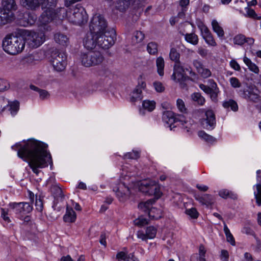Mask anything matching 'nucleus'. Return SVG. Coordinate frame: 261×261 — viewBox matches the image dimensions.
<instances>
[{
  "label": "nucleus",
  "instance_id": "473e14b6",
  "mask_svg": "<svg viewBox=\"0 0 261 261\" xmlns=\"http://www.w3.org/2000/svg\"><path fill=\"white\" fill-rule=\"evenodd\" d=\"M212 25L213 31L217 33L219 37H222L224 35V31L221 27L219 24L216 20H213L212 22Z\"/></svg>",
  "mask_w": 261,
  "mask_h": 261
},
{
  "label": "nucleus",
  "instance_id": "a878e982",
  "mask_svg": "<svg viewBox=\"0 0 261 261\" xmlns=\"http://www.w3.org/2000/svg\"><path fill=\"white\" fill-rule=\"evenodd\" d=\"M2 5L3 9L8 11L12 12L17 9V5L15 0H3Z\"/></svg>",
  "mask_w": 261,
  "mask_h": 261
},
{
  "label": "nucleus",
  "instance_id": "cd10ccee",
  "mask_svg": "<svg viewBox=\"0 0 261 261\" xmlns=\"http://www.w3.org/2000/svg\"><path fill=\"white\" fill-rule=\"evenodd\" d=\"M37 16L34 13H25L23 14V19L24 25H32L34 24L37 20Z\"/></svg>",
  "mask_w": 261,
  "mask_h": 261
},
{
  "label": "nucleus",
  "instance_id": "4468645a",
  "mask_svg": "<svg viewBox=\"0 0 261 261\" xmlns=\"http://www.w3.org/2000/svg\"><path fill=\"white\" fill-rule=\"evenodd\" d=\"M9 205L16 213L28 214L33 210L32 206L28 202H12Z\"/></svg>",
  "mask_w": 261,
  "mask_h": 261
},
{
  "label": "nucleus",
  "instance_id": "c85d7f7f",
  "mask_svg": "<svg viewBox=\"0 0 261 261\" xmlns=\"http://www.w3.org/2000/svg\"><path fill=\"white\" fill-rule=\"evenodd\" d=\"M54 39L57 43L63 46H66L68 43V38L67 36L60 33L55 34Z\"/></svg>",
  "mask_w": 261,
  "mask_h": 261
},
{
  "label": "nucleus",
  "instance_id": "79ce46f5",
  "mask_svg": "<svg viewBox=\"0 0 261 261\" xmlns=\"http://www.w3.org/2000/svg\"><path fill=\"white\" fill-rule=\"evenodd\" d=\"M144 38V34L141 31H136L132 38L134 43L141 42Z\"/></svg>",
  "mask_w": 261,
  "mask_h": 261
},
{
  "label": "nucleus",
  "instance_id": "5fc2aeb1",
  "mask_svg": "<svg viewBox=\"0 0 261 261\" xmlns=\"http://www.w3.org/2000/svg\"><path fill=\"white\" fill-rule=\"evenodd\" d=\"M176 105L178 110L182 113H186L187 109L185 107V102L181 99H178L176 101Z\"/></svg>",
  "mask_w": 261,
  "mask_h": 261
},
{
  "label": "nucleus",
  "instance_id": "13d9d810",
  "mask_svg": "<svg viewBox=\"0 0 261 261\" xmlns=\"http://www.w3.org/2000/svg\"><path fill=\"white\" fill-rule=\"evenodd\" d=\"M9 105V101L3 96H0V112L3 111Z\"/></svg>",
  "mask_w": 261,
  "mask_h": 261
},
{
  "label": "nucleus",
  "instance_id": "dca6fc26",
  "mask_svg": "<svg viewBox=\"0 0 261 261\" xmlns=\"http://www.w3.org/2000/svg\"><path fill=\"white\" fill-rule=\"evenodd\" d=\"M117 197L120 201H124L129 198L130 192L129 188L124 183L119 184L115 191Z\"/></svg>",
  "mask_w": 261,
  "mask_h": 261
},
{
  "label": "nucleus",
  "instance_id": "6ab92c4d",
  "mask_svg": "<svg viewBox=\"0 0 261 261\" xmlns=\"http://www.w3.org/2000/svg\"><path fill=\"white\" fill-rule=\"evenodd\" d=\"M14 18L13 12H9L0 8V25H5L11 22Z\"/></svg>",
  "mask_w": 261,
  "mask_h": 261
},
{
  "label": "nucleus",
  "instance_id": "7ed1b4c3",
  "mask_svg": "<svg viewBox=\"0 0 261 261\" xmlns=\"http://www.w3.org/2000/svg\"><path fill=\"white\" fill-rule=\"evenodd\" d=\"M67 17L70 22L80 25L87 22L88 20L87 13L80 4L70 8L67 11Z\"/></svg>",
  "mask_w": 261,
  "mask_h": 261
},
{
  "label": "nucleus",
  "instance_id": "052dcab7",
  "mask_svg": "<svg viewBox=\"0 0 261 261\" xmlns=\"http://www.w3.org/2000/svg\"><path fill=\"white\" fill-rule=\"evenodd\" d=\"M193 65L196 68L197 71L198 72L199 71L202 69V68L204 67L202 63L198 60H195L193 61Z\"/></svg>",
  "mask_w": 261,
  "mask_h": 261
},
{
  "label": "nucleus",
  "instance_id": "9d476101",
  "mask_svg": "<svg viewBox=\"0 0 261 261\" xmlns=\"http://www.w3.org/2000/svg\"><path fill=\"white\" fill-rule=\"evenodd\" d=\"M26 40L31 48H37L40 46L45 40V35L42 32L28 31L25 34Z\"/></svg>",
  "mask_w": 261,
  "mask_h": 261
},
{
  "label": "nucleus",
  "instance_id": "6e6d98bb",
  "mask_svg": "<svg viewBox=\"0 0 261 261\" xmlns=\"http://www.w3.org/2000/svg\"><path fill=\"white\" fill-rule=\"evenodd\" d=\"M125 158L130 159H137L140 156V153L137 151H133L124 155Z\"/></svg>",
  "mask_w": 261,
  "mask_h": 261
},
{
  "label": "nucleus",
  "instance_id": "680f3d73",
  "mask_svg": "<svg viewBox=\"0 0 261 261\" xmlns=\"http://www.w3.org/2000/svg\"><path fill=\"white\" fill-rule=\"evenodd\" d=\"M153 195H154L157 199L161 197L162 193L160 191V187L158 183L156 182L155 187H154Z\"/></svg>",
  "mask_w": 261,
  "mask_h": 261
},
{
  "label": "nucleus",
  "instance_id": "72a5a7b5",
  "mask_svg": "<svg viewBox=\"0 0 261 261\" xmlns=\"http://www.w3.org/2000/svg\"><path fill=\"white\" fill-rule=\"evenodd\" d=\"M134 257L133 253H130L127 255L124 252L121 251L118 252L116 255V258L118 261H130Z\"/></svg>",
  "mask_w": 261,
  "mask_h": 261
},
{
  "label": "nucleus",
  "instance_id": "412c9836",
  "mask_svg": "<svg viewBox=\"0 0 261 261\" xmlns=\"http://www.w3.org/2000/svg\"><path fill=\"white\" fill-rule=\"evenodd\" d=\"M202 36L205 42L210 45L215 46L217 45L213 35L208 29L203 25L200 28Z\"/></svg>",
  "mask_w": 261,
  "mask_h": 261
},
{
  "label": "nucleus",
  "instance_id": "a211bd4d",
  "mask_svg": "<svg viewBox=\"0 0 261 261\" xmlns=\"http://www.w3.org/2000/svg\"><path fill=\"white\" fill-rule=\"evenodd\" d=\"M55 17L56 13L53 9H47L39 17V21L40 25H45L51 22Z\"/></svg>",
  "mask_w": 261,
  "mask_h": 261
},
{
  "label": "nucleus",
  "instance_id": "20e7f679",
  "mask_svg": "<svg viewBox=\"0 0 261 261\" xmlns=\"http://www.w3.org/2000/svg\"><path fill=\"white\" fill-rule=\"evenodd\" d=\"M89 29L90 33L96 35L100 34L110 29L108 28V22L106 18L99 14L94 15L92 18Z\"/></svg>",
  "mask_w": 261,
  "mask_h": 261
},
{
  "label": "nucleus",
  "instance_id": "de8ad7c7",
  "mask_svg": "<svg viewBox=\"0 0 261 261\" xmlns=\"http://www.w3.org/2000/svg\"><path fill=\"white\" fill-rule=\"evenodd\" d=\"M233 42L235 44L242 45L245 43V36L242 34L236 35L233 38Z\"/></svg>",
  "mask_w": 261,
  "mask_h": 261
},
{
  "label": "nucleus",
  "instance_id": "1a4fd4ad",
  "mask_svg": "<svg viewBox=\"0 0 261 261\" xmlns=\"http://www.w3.org/2000/svg\"><path fill=\"white\" fill-rule=\"evenodd\" d=\"M240 93L242 97L247 100L255 103L261 102V95L255 85L247 84L246 88L240 90Z\"/></svg>",
  "mask_w": 261,
  "mask_h": 261
},
{
  "label": "nucleus",
  "instance_id": "b1692460",
  "mask_svg": "<svg viewBox=\"0 0 261 261\" xmlns=\"http://www.w3.org/2000/svg\"><path fill=\"white\" fill-rule=\"evenodd\" d=\"M195 198L196 200L198 201L202 204L205 205L207 206L212 205L215 201L214 197L207 194L203 195H196Z\"/></svg>",
  "mask_w": 261,
  "mask_h": 261
},
{
  "label": "nucleus",
  "instance_id": "f8f14e48",
  "mask_svg": "<svg viewBox=\"0 0 261 261\" xmlns=\"http://www.w3.org/2000/svg\"><path fill=\"white\" fill-rule=\"evenodd\" d=\"M171 79L176 82L180 83L183 87L185 86V84L182 83L191 79L189 76L185 75V69L179 62L175 63L174 66L173 73L171 76Z\"/></svg>",
  "mask_w": 261,
  "mask_h": 261
},
{
  "label": "nucleus",
  "instance_id": "e433bc0d",
  "mask_svg": "<svg viewBox=\"0 0 261 261\" xmlns=\"http://www.w3.org/2000/svg\"><path fill=\"white\" fill-rule=\"evenodd\" d=\"M223 106L226 109L230 108L233 111H237L238 110V106L237 102L232 100L229 99L228 101H224Z\"/></svg>",
  "mask_w": 261,
  "mask_h": 261
},
{
  "label": "nucleus",
  "instance_id": "2eb2a0df",
  "mask_svg": "<svg viewBox=\"0 0 261 261\" xmlns=\"http://www.w3.org/2000/svg\"><path fill=\"white\" fill-rule=\"evenodd\" d=\"M205 118L201 121L203 127L212 129L216 124L215 116L213 111L207 110L205 113Z\"/></svg>",
  "mask_w": 261,
  "mask_h": 261
},
{
  "label": "nucleus",
  "instance_id": "5701e85b",
  "mask_svg": "<svg viewBox=\"0 0 261 261\" xmlns=\"http://www.w3.org/2000/svg\"><path fill=\"white\" fill-rule=\"evenodd\" d=\"M136 0H116L115 8L120 12L125 11Z\"/></svg>",
  "mask_w": 261,
  "mask_h": 261
},
{
  "label": "nucleus",
  "instance_id": "f704fd0d",
  "mask_svg": "<svg viewBox=\"0 0 261 261\" xmlns=\"http://www.w3.org/2000/svg\"><path fill=\"white\" fill-rule=\"evenodd\" d=\"M243 61L251 71L255 73H258L259 69L258 67L254 63H252L249 58L245 57Z\"/></svg>",
  "mask_w": 261,
  "mask_h": 261
},
{
  "label": "nucleus",
  "instance_id": "338daca9",
  "mask_svg": "<svg viewBox=\"0 0 261 261\" xmlns=\"http://www.w3.org/2000/svg\"><path fill=\"white\" fill-rule=\"evenodd\" d=\"M230 65L231 68H232L233 69L237 71H240L241 69L239 64L234 60H231V61L230 62Z\"/></svg>",
  "mask_w": 261,
  "mask_h": 261
},
{
  "label": "nucleus",
  "instance_id": "6e6552de",
  "mask_svg": "<svg viewBox=\"0 0 261 261\" xmlns=\"http://www.w3.org/2000/svg\"><path fill=\"white\" fill-rule=\"evenodd\" d=\"M67 56L65 53L58 50H53L51 54L50 62L55 70L60 72L64 70L67 65Z\"/></svg>",
  "mask_w": 261,
  "mask_h": 261
},
{
  "label": "nucleus",
  "instance_id": "f257e3e1",
  "mask_svg": "<svg viewBox=\"0 0 261 261\" xmlns=\"http://www.w3.org/2000/svg\"><path fill=\"white\" fill-rule=\"evenodd\" d=\"M15 146L19 147L18 156L28 159L30 167L37 175L40 172L39 169L48 166V163L53 164L51 155L46 150L47 146L43 142L32 139L24 142L23 145L18 143Z\"/></svg>",
  "mask_w": 261,
  "mask_h": 261
},
{
  "label": "nucleus",
  "instance_id": "2f4dec72",
  "mask_svg": "<svg viewBox=\"0 0 261 261\" xmlns=\"http://www.w3.org/2000/svg\"><path fill=\"white\" fill-rule=\"evenodd\" d=\"M219 195L224 199H227L228 198L236 199L237 198V195L227 189H222L219 191Z\"/></svg>",
  "mask_w": 261,
  "mask_h": 261
},
{
  "label": "nucleus",
  "instance_id": "37998d69",
  "mask_svg": "<svg viewBox=\"0 0 261 261\" xmlns=\"http://www.w3.org/2000/svg\"><path fill=\"white\" fill-rule=\"evenodd\" d=\"M213 82L215 81L212 79L209 80V86L201 84L199 85V88L206 94H210V93H211V91L212 90Z\"/></svg>",
  "mask_w": 261,
  "mask_h": 261
},
{
  "label": "nucleus",
  "instance_id": "69168bd1",
  "mask_svg": "<svg viewBox=\"0 0 261 261\" xmlns=\"http://www.w3.org/2000/svg\"><path fill=\"white\" fill-rule=\"evenodd\" d=\"M197 52L202 58H205L208 54V50L202 47L198 48Z\"/></svg>",
  "mask_w": 261,
  "mask_h": 261
},
{
  "label": "nucleus",
  "instance_id": "ddd939ff",
  "mask_svg": "<svg viewBox=\"0 0 261 261\" xmlns=\"http://www.w3.org/2000/svg\"><path fill=\"white\" fill-rule=\"evenodd\" d=\"M155 201V199H151L145 202L140 203L138 207L140 209H142L145 212H147L150 217L153 219H158L161 217V211L156 210L155 207H151Z\"/></svg>",
  "mask_w": 261,
  "mask_h": 261
},
{
  "label": "nucleus",
  "instance_id": "864d4df0",
  "mask_svg": "<svg viewBox=\"0 0 261 261\" xmlns=\"http://www.w3.org/2000/svg\"><path fill=\"white\" fill-rule=\"evenodd\" d=\"M186 213L190 216L192 218L196 219L198 216V213L195 208H191L186 210Z\"/></svg>",
  "mask_w": 261,
  "mask_h": 261
},
{
  "label": "nucleus",
  "instance_id": "c756f323",
  "mask_svg": "<svg viewBox=\"0 0 261 261\" xmlns=\"http://www.w3.org/2000/svg\"><path fill=\"white\" fill-rule=\"evenodd\" d=\"M156 66L158 73L160 76H163L164 74L165 61L162 57L160 56L156 58Z\"/></svg>",
  "mask_w": 261,
  "mask_h": 261
},
{
  "label": "nucleus",
  "instance_id": "e2e57ef3",
  "mask_svg": "<svg viewBox=\"0 0 261 261\" xmlns=\"http://www.w3.org/2000/svg\"><path fill=\"white\" fill-rule=\"evenodd\" d=\"M148 223L147 220L143 217H140L136 220V224L139 226H144Z\"/></svg>",
  "mask_w": 261,
  "mask_h": 261
},
{
  "label": "nucleus",
  "instance_id": "4be33fe9",
  "mask_svg": "<svg viewBox=\"0 0 261 261\" xmlns=\"http://www.w3.org/2000/svg\"><path fill=\"white\" fill-rule=\"evenodd\" d=\"M97 35L90 33L84 40V45L88 49H92L97 45Z\"/></svg>",
  "mask_w": 261,
  "mask_h": 261
},
{
  "label": "nucleus",
  "instance_id": "bb28decb",
  "mask_svg": "<svg viewBox=\"0 0 261 261\" xmlns=\"http://www.w3.org/2000/svg\"><path fill=\"white\" fill-rule=\"evenodd\" d=\"M64 221L66 222L72 223L76 219V214L72 208L67 206L66 213L63 217Z\"/></svg>",
  "mask_w": 261,
  "mask_h": 261
},
{
  "label": "nucleus",
  "instance_id": "09e8293b",
  "mask_svg": "<svg viewBox=\"0 0 261 261\" xmlns=\"http://www.w3.org/2000/svg\"><path fill=\"white\" fill-rule=\"evenodd\" d=\"M19 108V103L17 101H15L10 105V109L12 115H15L18 112Z\"/></svg>",
  "mask_w": 261,
  "mask_h": 261
},
{
  "label": "nucleus",
  "instance_id": "aec40b11",
  "mask_svg": "<svg viewBox=\"0 0 261 261\" xmlns=\"http://www.w3.org/2000/svg\"><path fill=\"white\" fill-rule=\"evenodd\" d=\"M156 181L154 180L144 181L141 183L140 186V190L142 192L152 195L154 192V187Z\"/></svg>",
  "mask_w": 261,
  "mask_h": 261
},
{
  "label": "nucleus",
  "instance_id": "58836bf2",
  "mask_svg": "<svg viewBox=\"0 0 261 261\" xmlns=\"http://www.w3.org/2000/svg\"><path fill=\"white\" fill-rule=\"evenodd\" d=\"M147 50L150 55H155L158 53V44L154 42H149L147 46Z\"/></svg>",
  "mask_w": 261,
  "mask_h": 261
},
{
  "label": "nucleus",
  "instance_id": "4c0bfd02",
  "mask_svg": "<svg viewBox=\"0 0 261 261\" xmlns=\"http://www.w3.org/2000/svg\"><path fill=\"white\" fill-rule=\"evenodd\" d=\"M185 39L187 42L193 45H196L198 42V36L194 33L186 34L185 35Z\"/></svg>",
  "mask_w": 261,
  "mask_h": 261
},
{
  "label": "nucleus",
  "instance_id": "774afa93",
  "mask_svg": "<svg viewBox=\"0 0 261 261\" xmlns=\"http://www.w3.org/2000/svg\"><path fill=\"white\" fill-rule=\"evenodd\" d=\"M229 257L228 252L226 250H222L221 251V258L222 261H228Z\"/></svg>",
  "mask_w": 261,
  "mask_h": 261
},
{
  "label": "nucleus",
  "instance_id": "423d86ee",
  "mask_svg": "<svg viewBox=\"0 0 261 261\" xmlns=\"http://www.w3.org/2000/svg\"><path fill=\"white\" fill-rule=\"evenodd\" d=\"M104 60L102 54L98 51H89L81 54V60L85 67H90L101 64Z\"/></svg>",
  "mask_w": 261,
  "mask_h": 261
},
{
  "label": "nucleus",
  "instance_id": "7c9ffc66",
  "mask_svg": "<svg viewBox=\"0 0 261 261\" xmlns=\"http://www.w3.org/2000/svg\"><path fill=\"white\" fill-rule=\"evenodd\" d=\"M191 98L193 102H195L199 106H203L205 102V98L199 92H195L191 94Z\"/></svg>",
  "mask_w": 261,
  "mask_h": 261
},
{
  "label": "nucleus",
  "instance_id": "4d7b16f0",
  "mask_svg": "<svg viewBox=\"0 0 261 261\" xmlns=\"http://www.w3.org/2000/svg\"><path fill=\"white\" fill-rule=\"evenodd\" d=\"M201 77L203 78H207L210 77L211 74V71L207 68H202L199 72H198Z\"/></svg>",
  "mask_w": 261,
  "mask_h": 261
},
{
  "label": "nucleus",
  "instance_id": "c9c22d12",
  "mask_svg": "<svg viewBox=\"0 0 261 261\" xmlns=\"http://www.w3.org/2000/svg\"><path fill=\"white\" fill-rule=\"evenodd\" d=\"M51 192L55 198H62L64 197L63 191L60 187L58 186H53L51 188Z\"/></svg>",
  "mask_w": 261,
  "mask_h": 261
},
{
  "label": "nucleus",
  "instance_id": "49530a36",
  "mask_svg": "<svg viewBox=\"0 0 261 261\" xmlns=\"http://www.w3.org/2000/svg\"><path fill=\"white\" fill-rule=\"evenodd\" d=\"M198 136L205 140L207 142H213L216 141V139L212 136L207 135L204 131L201 130L198 132Z\"/></svg>",
  "mask_w": 261,
  "mask_h": 261
},
{
  "label": "nucleus",
  "instance_id": "a19ab883",
  "mask_svg": "<svg viewBox=\"0 0 261 261\" xmlns=\"http://www.w3.org/2000/svg\"><path fill=\"white\" fill-rule=\"evenodd\" d=\"M142 106L144 109L151 112L155 109V102L154 101L144 100L143 102Z\"/></svg>",
  "mask_w": 261,
  "mask_h": 261
},
{
  "label": "nucleus",
  "instance_id": "393cba45",
  "mask_svg": "<svg viewBox=\"0 0 261 261\" xmlns=\"http://www.w3.org/2000/svg\"><path fill=\"white\" fill-rule=\"evenodd\" d=\"M206 250L203 245H200L199 248V254H195L191 257V261H206L205 254Z\"/></svg>",
  "mask_w": 261,
  "mask_h": 261
},
{
  "label": "nucleus",
  "instance_id": "0e129e2a",
  "mask_svg": "<svg viewBox=\"0 0 261 261\" xmlns=\"http://www.w3.org/2000/svg\"><path fill=\"white\" fill-rule=\"evenodd\" d=\"M39 93L40 98L43 100L45 99H47L49 96V94L48 93V92L45 90L41 89L40 90H39Z\"/></svg>",
  "mask_w": 261,
  "mask_h": 261
},
{
  "label": "nucleus",
  "instance_id": "f03ea898",
  "mask_svg": "<svg viewBox=\"0 0 261 261\" xmlns=\"http://www.w3.org/2000/svg\"><path fill=\"white\" fill-rule=\"evenodd\" d=\"M25 44V40L22 37L9 34L3 39L2 46L4 50L7 54L16 55L23 51Z\"/></svg>",
  "mask_w": 261,
  "mask_h": 261
},
{
  "label": "nucleus",
  "instance_id": "c03bdc74",
  "mask_svg": "<svg viewBox=\"0 0 261 261\" xmlns=\"http://www.w3.org/2000/svg\"><path fill=\"white\" fill-rule=\"evenodd\" d=\"M156 233V229L154 227L150 226L146 228V234L149 239L154 238L155 237Z\"/></svg>",
  "mask_w": 261,
  "mask_h": 261
},
{
  "label": "nucleus",
  "instance_id": "9b49d317",
  "mask_svg": "<svg viewBox=\"0 0 261 261\" xmlns=\"http://www.w3.org/2000/svg\"><path fill=\"white\" fill-rule=\"evenodd\" d=\"M163 120L166 123L170 124L169 127L170 129L172 128L176 127V126H172L173 123L179 122L181 125H184V124L188 123L185 117L183 115L175 114L171 111H165L163 114Z\"/></svg>",
  "mask_w": 261,
  "mask_h": 261
},
{
  "label": "nucleus",
  "instance_id": "f3484780",
  "mask_svg": "<svg viewBox=\"0 0 261 261\" xmlns=\"http://www.w3.org/2000/svg\"><path fill=\"white\" fill-rule=\"evenodd\" d=\"M145 87L146 83L144 82H142L141 83H139L132 92L130 101L135 102L138 100H141L143 98L142 94V90L144 89Z\"/></svg>",
  "mask_w": 261,
  "mask_h": 261
},
{
  "label": "nucleus",
  "instance_id": "a18cd8bd",
  "mask_svg": "<svg viewBox=\"0 0 261 261\" xmlns=\"http://www.w3.org/2000/svg\"><path fill=\"white\" fill-rule=\"evenodd\" d=\"M169 57L172 61H174L176 63L179 62L180 54L175 48H172L170 51Z\"/></svg>",
  "mask_w": 261,
  "mask_h": 261
},
{
  "label": "nucleus",
  "instance_id": "0eeeda50",
  "mask_svg": "<svg viewBox=\"0 0 261 261\" xmlns=\"http://www.w3.org/2000/svg\"><path fill=\"white\" fill-rule=\"evenodd\" d=\"M58 0H22V6L27 9L35 10L41 6L42 9H53Z\"/></svg>",
  "mask_w": 261,
  "mask_h": 261
},
{
  "label": "nucleus",
  "instance_id": "3c124183",
  "mask_svg": "<svg viewBox=\"0 0 261 261\" xmlns=\"http://www.w3.org/2000/svg\"><path fill=\"white\" fill-rule=\"evenodd\" d=\"M153 85L157 92L161 93L165 90V87L161 82L155 81L153 83Z\"/></svg>",
  "mask_w": 261,
  "mask_h": 261
},
{
  "label": "nucleus",
  "instance_id": "bf43d9fd",
  "mask_svg": "<svg viewBox=\"0 0 261 261\" xmlns=\"http://www.w3.org/2000/svg\"><path fill=\"white\" fill-rule=\"evenodd\" d=\"M9 87L7 81L0 79V91H4Z\"/></svg>",
  "mask_w": 261,
  "mask_h": 261
},
{
  "label": "nucleus",
  "instance_id": "39448f33",
  "mask_svg": "<svg viewBox=\"0 0 261 261\" xmlns=\"http://www.w3.org/2000/svg\"><path fill=\"white\" fill-rule=\"evenodd\" d=\"M97 45L103 49H108L112 46L116 40L115 30L111 29L100 34L97 35Z\"/></svg>",
  "mask_w": 261,
  "mask_h": 261
},
{
  "label": "nucleus",
  "instance_id": "603ef678",
  "mask_svg": "<svg viewBox=\"0 0 261 261\" xmlns=\"http://www.w3.org/2000/svg\"><path fill=\"white\" fill-rule=\"evenodd\" d=\"M231 86L234 88H240L241 83L238 79L235 77H232L229 80Z\"/></svg>",
  "mask_w": 261,
  "mask_h": 261
},
{
  "label": "nucleus",
  "instance_id": "8fccbe9b",
  "mask_svg": "<svg viewBox=\"0 0 261 261\" xmlns=\"http://www.w3.org/2000/svg\"><path fill=\"white\" fill-rule=\"evenodd\" d=\"M35 206L36 210L39 212H42L43 208V203L42 198L40 196L36 197Z\"/></svg>",
  "mask_w": 261,
  "mask_h": 261
},
{
  "label": "nucleus",
  "instance_id": "ea45409f",
  "mask_svg": "<svg viewBox=\"0 0 261 261\" xmlns=\"http://www.w3.org/2000/svg\"><path fill=\"white\" fill-rule=\"evenodd\" d=\"M219 92V88L215 82H213L212 90L211 93H210L211 98L213 101L217 100L218 93Z\"/></svg>",
  "mask_w": 261,
  "mask_h": 261
}]
</instances>
